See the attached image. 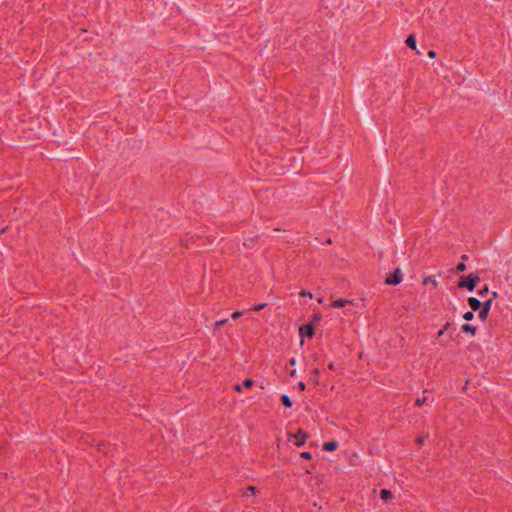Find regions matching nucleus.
I'll return each mask as SVG.
<instances>
[{"label":"nucleus","instance_id":"obj_31","mask_svg":"<svg viewBox=\"0 0 512 512\" xmlns=\"http://www.w3.org/2000/svg\"><path fill=\"white\" fill-rule=\"evenodd\" d=\"M318 374H319L318 369H315V370L313 371V376H316V377H317V376H318Z\"/></svg>","mask_w":512,"mask_h":512},{"label":"nucleus","instance_id":"obj_13","mask_svg":"<svg viewBox=\"0 0 512 512\" xmlns=\"http://www.w3.org/2000/svg\"><path fill=\"white\" fill-rule=\"evenodd\" d=\"M281 402L287 408H290L292 406V402H291V400H290L288 395H283L281 397Z\"/></svg>","mask_w":512,"mask_h":512},{"label":"nucleus","instance_id":"obj_30","mask_svg":"<svg viewBox=\"0 0 512 512\" xmlns=\"http://www.w3.org/2000/svg\"><path fill=\"white\" fill-rule=\"evenodd\" d=\"M289 364H290V365H292V366H293V365H295V364H296V360H295V358H291V359L289 360Z\"/></svg>","mask_w":512,"mask_h":512},{"label":"nucleus","instance_id":"obj_19","mask_svg":"<svg viewBox=\"0 0 512 512\" xmlns=\"http://www.w3.org/2000/svg\"><path fill=\"white\" fill-rule=\"evenodd\" d=\"M226 322H227V319H226V318H225V319H221V320H219V321H216V322H215V324H214V327H215V328H219V327H221L222 325H224Z\"/></svg>","mask_w":512,"mask_h":512},{"label":"nucleus","instance_id":"obj_1","mask_svg":"<svg viewBox=\"0 0 512 512\" xmlns=\"http://www.w3.org/2000/svg\"><path fill=\"white\" fill-rule=\"evenodd\" d=\"M480 282V277L479 276H472V275H468L467 277H461L459 282H458V287L459 288H467L470 292H472L477 283Z\"/></svg>","mask_w":512,"mask_h":512},{"label":"nucleus","instance_id":"obj_16","mask_svg":"<svg viewBox=\"0 0 512 512\" xmlns=\"http://www.w3.org/2000/svg\"><path fill=\"white\" fill-rule=\"evenodd\" d=\"M474 317V314L472 311H467L464 315H463V318L467 321H470L472 320Z\"/></svg>","mask_w":512,"mask_h":512},{"label":"nucleus","instance_id":"obj_7","mask_svg":"<svg viewBox=\"0 0 512 512\" xmlns=\"http://www.w3.org/2000/svg\"><path fill=\"white\" fill-rule=\"evenodd\" d=\"M337 447H338V443L336 441H329V442H325L323 444V450L329 451V452L336 450Z\"/></svg>","mask_w":512,"mask_h":512},{"label":"nucleus","instance_id":"obj_17","mask_svg":"<svg viewBox=\"0 0 512 512\" xmlns=\"http://www.w3.org/2000/svg\"><path fill=\"white\" fill-rule=\"evenodd\" d=\"M423 283L425 285H427L429 283H432L434 286H437V281L435 279L430 278V277L425 278Z\"/></svg>","mask_w":512,"mask_h":512},{"label":"nucleus","instance_id":"obj_24","mask_svg":"<svg viewBox=\"0 0 512 512\" xmlns=\"http://www.w3.org/2000/svg\"><path fill=\"white\" fill-rule=\"evenodd\" d=\"M241 315H242V312L236 311V312L232 313L231 317H232V319H238Z\"/></svg>","mask_w":512,"mask_h":512},{"label":"nucleus","instance_id":"obj_21","mask_svg":"<svg viewBox=\"0 0 512 512\" xmlns=\"http://www.w3.org/2000/svg\"><path fill=\"white\" fill-rule=\"evenodd\" d=\"M265 306H266V304H265V303H262V304H259V305L254 306V307L252 308V310H254V311H260V310H262Z\"/></svg>","mask_w":512,"mask_h":512},{"label":"nucleus","instance_id":"obj_5","mask_svg":"<svg viewBox=\"0 0 512 512\" xmlns=\"http://www.w3.org/2000/svg\"><path fill=\"white\" fill-rule=\"evenodd\" d=\"M299 334L311 338L314 334V327L311 324H305L299 328Z\"/></svg>","mask_w":512,"mask_h":512},{"label":"nucleus","instance_id":"obj_28","mask_svg":"<svg viewBox=\"0 0 512 512\" xmlns=\"http://www.w3.org/2000/svg\"><path fill=\"white\" fill-rule=\"evenodd\" d=\"M234 390L240 393L242 392V386L240 384H237L234 386Z\"/></svg>","mask_w":512,"mask_h":512},{"label":"nucleus","instance_id":"obj_26","mask_svg":"<svg viewBox=\"0 0 512 512\" xmlns=\"http://www.w3.org/2000/svg\"><path fill=\"white\" fill-rule=\"evenodd\" d=\"M487 292H488V287H487V286H485L483 289L479 290L478 294H479V295H481V296H483V295H484L485 293H487Z\"/></svg>","mask_w":512,"mask_h":512},{"label":"nucleus","instance_id":"obj_33","mask_svg":"<svg viewBox=\"0 0 512 512\" xmlns=\"http://www.w3.org/2000/svg\"><path fill=\"white\" fill-rule=\"evenodd\" d=\"M462 259H463V260H466V259H467V255H463V256H462Z\"/></svg>","mask_w":512,"mask_h":512},{"label":"nucleus","instance_id":"obj_22","mask_svg":"<svg viewBox=\"0 0 512 512\" xmlns=\"http://www.w3.org/2000/svg\"><path fill=\"white\" fill-rule=\"evenodd\" d=\"M301 457L305 459H311L312 455L310 452H302Z\"/></svg>","mask_w":512,"mask_h":512},{"label":"nucleus","instance_id":"obj_29","mask_svg":"<svg viewBox=\"0 0 512 512\" xmlns=\"http://www.w3.org/2000/svg\"><path fill=\"white\" fill-rule=\"evenodd\" d=\"M428 56L430 58H434L436 56V52L434 50H430V51H428Z\"/></svg>","mask_w":512,"mask_h":512},{"label":"nucleus","instance_id":"obj_25","mask_svg":"<svg viewBox=\"0 0 512 512\" xmlns=\"http://www.w3.org/2000/svg\"><path fill=\"white\" fill-rule=\"evenodd\" d=\"M427 436H420L416 439L418 445H422Z\"/></svg>","mask_w":512,"mask_h":512},{"label":"nucleus","instance_id":"obj_10","mask_svg":"<svg viewBox=\"0 0 512 512\" xmlns=\"http://www.w3.org/2000/svg\"><path fill=\"white\" fill-rule=\"evenodd\" d=\"M464 333H470L471 335L476 334V327L470 324H463L461 327Z\"/></svg>","mask_w":512,"mask_h":512},{"label":"nucleus","instance_id":"obj_23","mask_svg":"<svg viewBox=\"0 0 512 512\" xmlns=\"http://www.w3.org/2000/svg\"><path fill=\"white\" fill-rule=\"evenodd\" d=\"M300 295L301 296H308L309 298L313 297V295H312V293L310 291H305V290L300 292Z\"/></svg>","mask_w":512,"mask_h":512},{"label":"nucleus","instance_id":"obj_3","mask_svg":"<svg viewBox=\"0 0 512 512\" xmlns=\"http://www.w3.org/2000/svg\"><path fill=\"white\" fill-rule=\"evenodd\" d=\"M491 304H492V299H489L485 302L482 303V306L481 308L479 309V314H478V317L481 319V320H485L489 314V311L491 309Z\"/></svg>","mask_w":512,"mask_h":512},{"label":"nucleus","instance_id":"obj_20","mask_svg":"<svg viewBox=\"0 0 512 512\" xmlns=\"http://www.w3.org/2000/svg\"><path fill=\"white\" fill-rule=\"evenodd\" d=\"M456 270H457L458 272H463V271H465V270H466V265H465L464 263H459V264L457 265V267H456Z\"/></svg>","mask_w":512,"mask_h":512},{"label":"nucleus","instance_id":"obj_35","mask_svg":"<svg viewBox=\"0 0 512 512\" xmlns=\"http://www.w3.org/2000/svg\"><path fill=\"white\" fill-rule=\"evenodd\" d=\"M292 376L295 375V370H292L290 373Z\"/></svg>","mask_w":512,"mask_h":512},{"label":"nucleus","instance_id":"obj_18","mask_svg":"<svg viewBox=\"0 0 512 512\" xmlns=\"http://www.w3.org/2000/svg\"><path fill=\"white\" fill-rule=\"evenodd\" d=\"M253 384H254V382L251 379H245L243 381V386L246 387V388L252 387Z\"/></svg>","mask_w":512,"mask_h":512},{"label":"nucleus","instance_id":"obj_9","mask_svg":"<svg viewBox=\"0 0 512 512\" xmlns=\"http://www.w3.org/2000/svg\"><path fill=\"white\" fill-rule=\"evenodd\" d=\"M348 303H351V302L348 301V300H344V299H337V300H334L330 304V306L333 307V308H341V307H344Z\"/></svg>","mask_w":512,"mask_h":512},{"label":"nucleus","instance_id":"obj_2","mask_svg":"<svg viewBox=\"0 0 512 512\" xmlns=\"http://www.w3.org/2000/svg\"><path fill=\"white\" fill-rule=\"evenodd\" d=\"M402 281L401 269L397 268L394 273L385 279L387 285H397Z\"/></svg>","mask_w":512,"mask_h":512},{"label":"nucleus","instance_id":"obj_11","mask_svg":"<svg viewBox=\"0 0 512 512\" xmlns=\"http://www.w3.org/2000/svg\"><path fill=\"white\" fill-rule=\"evenodd\" d=\"M392 492L388 489H382L380 491V497L382 500L387 501L392 498Z\"/></svg>","mask_w":512,"mask_h":512},{"label":"nucleus","instance_id":"obj_34","mask_svg":"<svg viewBox=\"0 0 512 512\" xmlns=\"http://www.w3.org/2000/svg\"><path fill=\"white\" fill-rule=\"evenodd\" d=\"M318 302H319V303H322V302H323V298H319V299H318Z\"/></svg>","mask_w":512,"mask_h":512},{"label":"nucleus","instance_id":"obj_12","mask_svg":"<svg viewBox=\"0 0 512 512\" xmlns=\"http://www.w3.org/2000/svg\"><path fill=\"white\" fill-rule=\"evenodd\" d=\"M450 327H451L450 322L445 323L444 326L438 331L437 337L438 338L442 337L444 335V333L450 329Z\"/></svg>","mask_w":512,"mask_h":512},{"label":"nucleus","instance_id":"obj_6","mask_svg":"<svg viewBox=\"0 0 512 512\" xmlns=\"http://www.w3.org/2000/svg\"><path fill=\"white\" fill-rule=\"evenodd\" d=\"M468 303H469V305H470V307L472 308L473 311L479 310L481 308V306H482V302L479 301L475 297H470L468 299Z\"/></svg>","mask_w":512,"mask_h":512},{"label":"nucleus","instance_id":"obj_27","mask_svg":"<svg viewBox=\"0 0 512 512\" xmlns=\"http://www.w3.org/2000/svg\"><path fill=\"white\" fill-rule=\"evenodd\" d=\"M298 388H299L301 391H304V390H305V388H306L305 383H303V382H299V383H298Z\"/></svg>","mask_w":512,"mask_h":512},{"label":"nucleus","instance_id":"obj_8","mask_svg":"<svg viewBox=\"0 0 512 512\" xmlns=\"http://www.w3.org/2000/svg\"><path fill=\"white\" fill-rule=\"evenodd\" d=\"M405 43H406V45L408 47L412 48L413 50H416V47H417V45H416V38H415V36L413 34H410L407 37Z\"/></svg>","mask_w":512,"mask_h":512},{"label":"nucleus","instance_id":"obj_14","mask_svg":"<svg viewBox=\"0 0 512 512\" xmlns=\"http://www.w3.org/2000/svg\"><path fill=\"white\" fill-rule=\"evenodd\" d=\"M428 401V398L427 397H422V398H417L416 401H415V405L417 407H420L422 406L424 403H426Z\"/></svg>","mask_w":512,"mask_h":512},{"label":"nucleus","instance_id":"obj_4","mask_svg":"<svg viewBox=\"0 0 512 512\" xmlns=\"http://www.w3.org/2000/svg\"><path fill=\"white\" fill-rule=\"evenodd\" d=\"M290 437H293L296 439L295 445L299 447L305 443L306 439L308 438V434L306 432H304L303 430L299 429L297 431V433L291 434Z\"/></svg>","mask_w":512,"mask_h":512},{"label":"nucleus","instance_id":"obj_32","mask_svg":"<svg viewBox=\"0 0 512 512\" xmlns=\"http://www.w3.org/2000/svg\"><path fill=\"white\" fill-rule=\"evenodd\" d=\"M328 368H329L330 370H333V369H334V364H333V363H330V364L328 365Z\"/></svg>","mask_w":512,"mask_h":512},{"label":"nucleus","instance_id":"obj_15","mask_svg":"<svg viewBox=\"0 0 512 512\" xmlns=\"http://www.w3.org/2000/svg\"><path fill=\"white\" fill-rule=\"evenodd\" d=\"M256 492H257V489L255 486H248L246 489L245 495H248V493H250L251 495H255Z\"/></svg>","mask_w":512,"mask_h":512}]
</instances>
